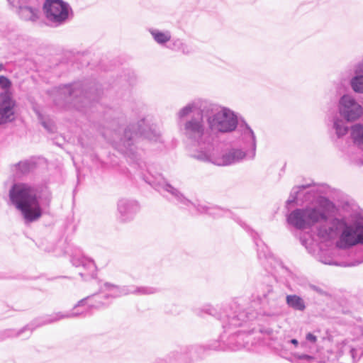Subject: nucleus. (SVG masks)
Instances as JSON below:
<instances>
[{"instance_id": "72a5a7b5", "label": "nucleus", "mask_w": 363, "mask_h": 363, "mask_svg": "<svg viewBox=\"0 0 363 363\" xmlns=\"http://www.w3.org/2000/svg\"><path fill=\"white\" fill-rule=\"evenodd\" d=\"M355 75H363V61L359 62L354 68Z\"/></svg>"}, {"instance_id": "e433bc0d", "label": "nucleus", "mask_w": 363, "mask_h": 363, "mask_svg": "<svg viewBox=\"0 0 363 363\" xmlns=\"http://www.w3.org/2000/svg\"><path fill=\"white\" fill-rule=\"evenodd\" d=\"M290 342L294 345L295 346H297L298 345V341L296 339H291L290 340Z\"/></svg>"}, {"instance_id": "4468645a", "label": "nucleus", "mask_w": 363, "mask_h": 363, "mask_svg": "<svg viewBox=\"0 0 363 363\" xmlns=\"http://www.w3.org/2000/svg\"><path fill=\"white\" fill-rule=\"evenodd\" d=\"M15 106L16 103L11 97V92L0 94V124L13 120Z\"/></svg>"}, {"instance_id": "f257e3e1", "label": "nucleus", "mask_w": 363, "mask_h": 363, "mask_svg": "<svg viewBox=\"0 0 363 363\" xmlns=\"http://www.w3.org/2000/svg\"><path fill=\"white\" fill-rule=\"evenodd\" d=\"M194 312L198 316L203 317L207 314L220 321L223 333L220 335L219 341H213L204 346H189L172 351L164 358L157 359L156 363H191L202 357L203 353L207 350L237 351L247 347L250 331L238 328L247 325L255 318V313L241 311L236 303L219 310L211 305H204L195 308Z\"/></svg>"}, {"instance_id": "473e14b6", "label": "nucleus", "mask_w": 363, "mask_h": 363, "mask_svg": "<svg viewBox=\"0 0 363 363\" xmlns=\"http://www.w3.org/2000/svg\"><path fill=\"white\" fill-rule=\"evenodd\" d=\"M294 357L296 359L305 361L307 362H311L312 360L314 359V357L313 356L306 354L295 353L294 354Z\"/></svg>"}, {"instance_id": "bb28decb", "label": "nucleus", "mask_w": 363, "mask_h": 363, "mask_svg": "<svg viewBox=\"0 0 363 363\" xmlns=\"http://www.w3.org/2000/svg\"><path fill=\"white\" fill-rule=\"evenodd\" d=\"M308 287L315 291L317 294H318L320 296H325V297H331L332 294L330 293L329 289L325 286V285H315L310 284L308 285Z\"/></svg>"}, {"instance_id": "4c0bfd02", "label": "nucleus", "mask_w": 363, "mask_h": 363, "mask_svg": "<svg viewBox=\"0 0 363 363\" xmlns=\"http://www.w3.org/2000/svg\"><path fill=\"white\" fill-rule=\"evenodd\" d=\"M30 330V329H29L28 327H25V328H23L22 330H21L18 333L17 335H18V336H20L21 333H23V332H24V331H26V330Z\"/></svg>"}, {"instance_id": "1a4fd4ad", "label": "nucleus", "mask_w": 363, "mask_h": 363, "mask_svg": "<svg viewBox=\"0 0 363 363\" xmlns=\"http://www.w3.org/2000/svg\"><path fill=\"white\" fill-rule=\"evenodd\" d=\"M43 10L47 20L55 26L65 23L72 16L71 6L62 0H46Z\"/></svg>"}, {"instance_id": "58836bf2", "label": "nucleus", "mask_w": 363, "mask_h": 363, "mask_svg": "<svg viewBox=\"0 0 363 363\" xmlns=\"http://www.w3.org/2000/svg\"><path fill=\"white\" fill-rule=\"evenodd\" d=\"M359 330L361 331L362 335H363V325L359 327Z\"/></svg>"}, {"instance_id": "6e6552de", "label": "nucleus", "mask_w": 363, "mask_h": 363, "mask_svg": "<svg viewBox=\"0 0 363 363\" xmlns=\"http://www.w3.org/2000/svg\"><path fill=\"white\" fill-rule=\"evenodd\" d=\"M318 262L328 265L354 267L363 263V251H309Z\"/></svg>"}, {"instance_id": "aec40b11", "label": "nucleus", "mask_w": 363, "mask_h": 363, "mask_svg": "<svg viewBox=\"0 0 363 363\" xmlns=\"http://www.w3.org/2000/svg\"><path fill=\"white\" fill-rule=\"evenodd\" d=\"M331 128L334 130L335 135L338 138H341L346 135L349 130L347 122L340 116H333L330 121Z\"/></svg>"}, {"instance_id": "a211bd4d", "label": "nucleus", "mask_w": 363, "mask_h": 363, "mask_svg": "<svg viewBox=\"0 0 363 363\" xmlns=\"http://www.w3.org/2000/svg\"><path fill=\"white\" fill-rule=\"evenodd\" d=\"M135 125L140 137H143L153 142L160 141V132L155 126H150L144 120Z\"/></svg>"}, {"instance_id": "cd10ccee", "label": "nucleus", "mask_w": 363, "mask_h": 363, "mask_svg": "<svg viewBox=\"0 0 363 363\" xmlns=\"http://www.w3.org/2000/svg\"><path fill=\"white\" fill-rule=\"evenodd\" d=\"M130 289L132 291L131 294H135L139 295L153 294L157 291V289L155 288L149 286H140L136 287L134 289H133V287H130Z\"/></svg>"}, {"instance_id": "dca6fc26", "label": "nucleus", "mask_w": 363, "mask_h": 363, "mask_svg": "<svg viewBox=\"0 0 363 363\" xmlns=\"http://www.w3.org/2000/svg\"><path fill=\"white\" fill-rule=\"evenodd\" d=\"M26 1L8 0L12 6L18 8V15L21 19L34 22L39 18V11L35 8L25 6Z\"/></svg>"}, {"instance_id": "a878e982", "label": "nucleus", "mask_w": 363, "mask_h": 363, "mask_svg": "<svg viewBox=\"0 0 363 363\" xmlns=\"http://www.w3.org/2000/svg\"><path fill=\"white\" fill-rule=\"evenodd\" d=\"M34 110L44 128L49 132H53L55 130V125L53 122L49 118H45L39 109L34 108Z\"/></svg>"}, {"instance_id": "f03ea898", "label": "nucleus", "mask_w": 363, "mask_h": 363, "mask_svg": "<svg viewBox=\"0 0 363 363\" xmlns=\"http://www.w3.org/2000/svg\"><path fill=\"white\" fill-rule=\"evenodd\" d=\"M336 211V206L332 201L319 196L304 208L293 211L287 216V221L300 230L325 223L318 228V235L323 239H328L334 234V227L341 228L338 240L340 247H351L363 245V216L354 215L350 223L345 218H333Z\"/></svg>"}, {"instance_id": "412c9836", "label": "nucleus", "mask_w": 363, "mask_h": 363, "mask_svg": "<svg viewBox=\"0 0 363 363\" xmlns=\"http://www.w3.org/2000/svg\"><path fill=\"white\" fill-rule=\"evenodd\" d=\"M148 31L155 42L160 45H164L169 42L172 38L171 32L167 30H160L151 28L148 29Z\"/></svg>"}, {"instance_id": "5701e85b", "label": "nucleus", "mask_w": 363, "mask_h": 363, "mask_svg": "<svg viewBox=\"0 0 363 363\" xmlns=\"http://www.w3.org/2000/svg\"><path fill=\"white\" fill-rule=\"evenodd\" d=\"M351 138L355 145L363 148V124L357 123L352 126Z\"/></svg>"}, {"instance_id": "0eeeda50", "label": "nucleus", "mask_w": 363, "mask_h": 363, "mask_svg": "<svg viewBox=\"0 0 363 363\" xmlns=\"http://www.w3.org/2000/svg\"><path fill=\"white\" fill-rule=\"evenodd\" d=\"M207 125L215 138L218 133H227L235 130L238 126V115L231 109L213 106L206 115Z\"/></svg>"}, {"instance_id": "7ed1b4c3", "label": "nucleus", "mask_w": 363, "mask_h": 363, "mask_svg": "<svg viewBox=\"0 0 363 363\" xmlns=\"http://www.w3.org/2000/svg\"><path fill=\"white\" fill-rule=\"evenodd\" d=\"M189 116H191L183 123L182 131L189 141L197 146L191 153V157L194 158V155L201 150L211 151L214 137L209 126H205L200 100L191 101L177 113L180 120Z\"/></svg>"}, {"instance_id": "2f4dec72", "label": "nucleus", "mask_w": 363, "mask_h": 363, "mask_svg": "<svg viewBox=\"0 0 363 363\" xmlns=\"http://www.w3.org/2000/svg\"><path fill=\"white\" fill-rule=\"evenodd\" d=\"M264 257L267 262L272 266L273 262H275L274 257H273V255L272 254L271 251H259V253H258L259 258H261L262 257Z\"/></svg>"}, {"instance_id": "b1692460", "label": "nucleus", "mask_w": 363, "mask_h": 363, "mask_svg": "<svg viewBox=\"0 0 363 363\" xmlns=\"http://www.w3.org/2000/svg\"><path fill=\"white\" fill-rule=\"evenodd\" d=\"M60 94L69 96L78 97L82 94V90L79 84L65 86L60 90Z\"/></svg>"}, {"instance_id": "6ab92c4d", "label": "nucleus", "mask_w": 363, "mask_h": 363, "mask_svg": "<svg viewBox=\"0 0 363 363\" xmlns=\"http://www.w3.org/2000/svg\"><path fill=\"white\" fill-rule=\"evenodd\" d=\"M340 352L342 354V356L351 358L352 363H355L363 356V345L343 342Z\"/></svg>"}, {"instance_id": "4be33fe9", "label": "nucleus", "mask_w": 363, "mask_h": 363, "mask_svg": "<svg viewBox=\"0 0 363 363\" xmlns=\"http://www.w3.org/2000/svg\"><path fill=\"white\" fill-rule=\"evenodd\" d=\"M286 303L289 307L298 311H303L306 308L303 299L296 294L287 295L286 297Z\"/></svg>"}, {"instance_id": "7c9ffc66", "label": "nucleus", "mask_w": 363, "mask_h": 363, "mask_svg": "<svg viewBox=\"0 0 363 363\" xmlns=\"http://www.w3.org/2000/svg\"><path fill=\"white\" fill-rule=\"evenodd\" d=\"M11 85V83L8 78L4 76H0V88L3 90L2 92H10Z\"/></svg>"}, {"instance_id": "9d476101", "label": "nucleus", "mask_w": 363, "mask_h": 363, "mask_svg": "<svg viewBox=\"0 0 363 363\" xmlns=\"http://www.w3.org/2000/svg\"><path fill=\"white\" fill-rule=\"evenodd\" d=\"M337 111L340 117L352 123L362 117L363 106L352 95L345 94L338 100Z\"/></svg>"}, {"instance_id": "39448f33", "label": "nucleus", "mask_w": 363, "mask_h": 363, "mask_svg": "<svg viewBox=\"0 0 363 363\" xmlns=\"http://www.w3.org/2000/svg\"><path fill=\"white\" fill-rule=\"evenodd\" d=\"M9 202L21 212L27 221H34L42 215L37 191L29 184H14L9 191Z\"/></svg>"}, {"instance_id": "c85d7f7f", "label": "nucleus", "mask_w": 363, "mask_h": 363, "mask_svg": "<svg viewBox=\"0 0 363 363\" xmlns=\"http://www.w3.org/2000/svg\"><path fill=\"white\" fill-rule=\"evenodd\" d=\"M306 189L305 186H295L292 189L289 198L288 199L286 203L288 205L294 203L297 200L298 194L301 193L303 190Z\"/></svg>"}, {"instance_id": "20e7f679", "label": "nucleus", "mask_w": 363, "mask_h": 363, "mask_svg": "<svg viewBox=\"0 0 363 363\" xmlns=\"http://www.w3.org/2000/svg\"><path fill=\"white\" fill-rule=\"evenodd\" d=\"M241 147L231 148L220 152L218 149L211 147L209 152L199 151L194 158L218 166L231 165L242 161L252 160L255 156L256 140L253 131L247 125L242 127Z\"/></svg>"}, {"instance_id": "9b49d317", "label": "nucleus", "mask_w": 363, "mask_h": 363, "mask_svg": "<svg viewBox=\"0 0 363 363\" xmlns=\"http://www.w3.org/2000/svg\"><path fill=\"white\" fill-rule=\"evenodd\" d=\"M147 182L165 196L171 199H174L178 203L187 207L194 206V204L186 199L177 189L167 184L160 175L152 180L147 181Z\"/></svg>"}, {"instance_id": "c756f323", "label": "nucleus", "mask_w": 363, "mask_h": 363, "mask_svg": "<svg viewBox=\"0 0 363 363\" xmlns=\"http://www.w3.org/2000/svg\"><path fill=\"white\" fill-rule=\"evenodd\" d=\"M16 169L20 173L26 174L33 169V164L28 161H22L16 165Z\"/></svg>"}, {"instance_id": "c9c22d12", "label": "nucleus", "mask_w": 363, "mask_h": 363, "mask_svg": "<svg viewBox=\"0 0 363 363\" xmlns=\"http://www.w3.org/2000/svg\"><path fill=\"white\" fill-rule=\"evenodd\" d=\"M306 339L308 341V342H315L316 340H317V337L315 335H314L313 334L311 333H308L306 334Z\"/></svg>"}, {"instance_id": "f8f14e48", "label": "nucleus", "mask_w": 363, "mask_h": 363, "mask_svg": "<svg viewBox=\"0 0 363 363\" xmlns=\"http://www.w3.org/2000/svg\"><path fill=\"white\" fill-rule=\"evenodd\" d=\"M71 262L75 267H82L83 271L79 272L81 277L88 281L96 277V267L94 260L85 257L82 251H75L71 256Z\"/></svg>"}, {"instance_id": "ddd939ff", "label": "nucleus", "mask_w": 363, "mask_h": 363, "mask_svg": "<svg viewBox=\"0 0 363 363\" xmlns=\"http://www.w3.org/2000/svg\"><path fill=\"white\" fill-rule=\"evenodd\" d=\"M140 209L139 203L135 200L122 198L117 202L118 217L123 223L133 220Z\"/></svg>"}, {"instance_id": "2eb2a0df", "label": "nucleus", "mask_w": 363, "mask_h": 363, "mask_svg": "<svg viewBox=\"0 0 363 363\" xmlns=\"http://www.w3.org/2000/svg\"><path fill=\"white\" fill-rule=\"evenodd\" d=\"M139 137L136 126L133 124L125 130L123 138H121L120 141L114 142V145L119 151L128 154V151H131L129 148Z\"/></svg>"}, {"instance_id": "423d86ee", "label": "nucleus", "mask_w": 363, "mask_h": 363, "mask_svg": "<svg viewBox=\"0 0 363 363\" xmlns=\"http://www.w3.org/2000/svg\"><path fill=\"white\" fill-rule=\"evenodd\" d=\"M104 294V291L101 289L99 293L87 296L78 301L74 306L73 311L65 313L58 312L48 315L44 318L40 325L52 323L64 318H71L78 316L84 317L90 314V311L92 308L101 309L106 308L111 303V301L108 299L104 300L103 297Z\"/></svg>"}, {"instance_id": "f3484780", "label": "nucleus", "mask_w": 363, "mask_h": 363, "mask_svg": "<svg viewBox=\"0 0 363 363\" xmlns=\"http://www.w3.org/2000/svg\"><path fill=\"white\" fill-rule=\"evenodd\" d=\"M104 291V299L113 301V298L128 295L132 293L129 286H118L106 282L104 286L101 288Z\"/></svg>"}, {"instance_id": "f704fd0d", "label": "nucleus", "mask_w": 363, "mask_h": 363, "mask_svg": "<svg viewBox=\"0 0 363 363\" xmlns=\"http://www.w3.org/2000/svg\"><path fill=\"white\" fill-rule=\"evenodd\" d=\"M179 49L182 50L183 53L189 54L191 52V50L188 45L183 43H179Z\"/></svg>"}, {"instance_id": "393cba45", "label": "nucleus", "mask_w": 363, "mask_h": 363, "mask_svg": "<svg viewBox=\"0 0 363 363\" xmlns=\"http://www.w3.org/2000/svg\"><path fill=\"white\" fill-rule=\"evenodd\" d=\"M350 84L354 92L363 94V75H354L350 79Z\"/></svg>"}, {"instance_id": "ea45409f", "label": "nucleus", "mask_w": 363, "mask_h": 363, "mask_svg": "<svg viewBox=\"0 0 363 363\" xmlns=\"http://www.w3.org/2000/svg\"><path fill=\"white\" fill-rule=\"evenodd\" d=\"M4 69V66L1 63H0V72H1Z\"/></svg>"}]
</instances>
